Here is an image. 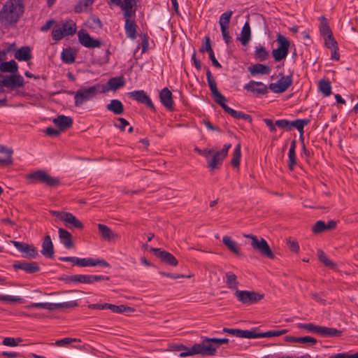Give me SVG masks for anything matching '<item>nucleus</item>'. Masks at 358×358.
<instances>
[{"label":"nucleus","instance_id":"nucleus-15","mask_svg":"<svg viewBox=\"0 0 358 358\" xmlns=\"http://www.w3.org/2000/svg\"><path fill=\"white\" fill-rule=\"evenodd\" d=\"M150 250L154 252V255L159 258L163 262L176 266L178 265V262L176 258L170 252L162 250L160 248H151Z\"/></svg>","mask_w":358,"mask_h":358},{"label":"nucleus","instance_id":"nucleus-6","mask_svg":"<svg viewBox=\"0 0 358 358\" xmlns=\"http://www.w3.org/2000/svg\"><path fill=\"white\" fill-rule=\"evenodd\" d=\"M27 179L29 180L30 182L44 183L49 187H56L60 184L59 178L49 176L43 170H38L28 174Z\"/></svg>","mask_w":358,"mask_h":358},{"label":"nucleus","instance_id":"nucleus-51","mask_svg":"<svg viewBox=\"0 0 358 358\" xmlns=\"http://www.w3.org/2000/svg\"><path fill=\"white\" fill-rule=\"evenodd\" d=\"M62 59L67 64H72L75 62V56L70 49H64L62 52Z\"/></svg>","mask_w":358,"mask_h":358},{"label":"nucleus","instance_id":"nucleus-1","mask_svg":"<svg viewBox=\"0 0 358 358\" xmlns=\"http://www.w3.org/2000/svg\"><path fill=\"white\" fill-rule=\"evenodd\" d=\"M24 13L22 0H8L0 10V22L4 25L15 24Z\"/></svg>","mask_w":358,"mask_h":358},{"label":"nucleus","instance_id":"nucleus-50","mask_svg":"<svg viewBox=\"0 0 358 358\" xmlns=\"http://www.w3.org/2000/svg\"><path fill=\"white\" fill-rule=\"evenodd\" d=\"M106 309H109L113 313H122L127 310H131V308L124 305L117 306L106 303Z\"/></svg>","mask_w":358,"mask_h":358},{"label":"nucleus","instance_id":"nucleus-24","mask_svg":"<svg viewBox=\"0 0 358 358\" xmlns=\"http://www.w3.org/2000/svg\"><path fill=\"white\" fill-rule=\"evenodd\" d=\"M136 5V1H124L120 5L122 10L123 11L124 17L125 20L131 19L136 13V8H134Z\"/></svg>","mask_w":358,"mask_h":358},{"label":"nucleus","instance_id":"nucleus-47","mask_svg":"<svg viewBox=\"0 0 358 358\" xmlns=\"http://www.w3.org/2000/svg\"><path fill=\"white\" fill-rule=\"evenodd\" d=\"M241 144H238L233 152V156L231 160V164L234 167H238L240 165L241 157Z\"/></svg>","mask_w":358,"mask_h":358},{"label":"nucleus","instance_id":"nucleus-40","mask_svg":"<svg viewBox=\"0 0 358 358\" xmlns=\"http://www.w3.org/2000/svg\"><path fill=\"white\" fill-rule=\"evenodd\" d=\"M98 229L103 239L110 241L114 237L113 231L108 226L103 224H99Z\"/></svg>","mask_w":358,"mask_h":358},{"label":"nucleus","instance_id":"nucleus-64","mask_svg":"<svg viewBox=\"0 0 358 358\" xmlns=\"http://www.w3.org/2000/svg\"><path fill=\"white\" fill-rule=\"evenodd\" d=\"M242 329H229V328H227V327H224L223 329H222V331L223 332H225V333H228V334H230L233 336H235L236 337H238V338H241V333H242Z\"/></svg>","mask_w":358,"mask_h":358},{"label":"nucleus","instance_id":"nucleus-57","mask_svg":"<svg viewBox=\"0 0 358 358\" xmlns=\"http://www.w3.org/2000/svg\"><path fill=\"white\" fill-rule=\"evenodd\" d=\"M22 341V339L21 338L6 337L3 340L2 344L6 346L15 347L18 345V343Z\"/></svg>","mask_w":358,"mask_h":358},{"label":"nucleus","instance_id":"nucleus-48","mask_svg":"<svg viewBox=\"0 0 358 358\" xmlns=\"http://www.w3.org/2000/svg\"><path fill=\"white\" fill-rule=\"evenodd\" d=\"M289 121L287 120H276L274 123L270 120V131H273L275 129V126L289 131Z\"/></svg>","mask_w":358,"mask_h":358},{"label":"nucleus","instance_id":"nucleus-45","mask_svg":"<svg viewBox=\"0 0 358 358\" xmlns=\"http://www.w3.org/2000/svg\"><path fill=\"white\" fill-rule=\"evenodd\" d=\"M320 30L321 34L324 38L333 34L331 29L329 25L328 20L324 17H321V26Z\"/></svg>","mask_w":358,"mask_h":358},{"label":"nucleus","instance_id":"nucleus-31","mask_svg":"<svg viewBox=\"0 0 358 358\" xmlns=\"http://www.w3.org/2000/svg\"><path fill=\"white\" fill-rule=\"evenodd\" d=\"M251 38V30L250 24L248 22H246L241 31V36L236 38L238 41H240L243 45H246Z\"/></svg>","mask_w":358,"mask_h":358},{"label":"nucleus","instance_id":"nucleus-28","mask_svg":"<svg viewBox=\"0 0 358 358\" xmlns=\"http://www.w3.org/2000/svg\"><path fill=\"white\" fill-rule=\"evenodd\" d=\"M58 233L62 243L66 248L70 249L74 247L72 235L70 232L63 228H59Z\"/></svg>","mask_w":358,"mask_h":358},{"label":"nucleus","instance_id":"nucleus-18","mask_svg":"<svg viewBox=\"0 0 358 358\" xmlns=\"http://www.w3.org/2000/svg\"><path fill=\"white\" fill-rule=\"evenodd\" d=\"M13 267L15 270L20 269L29 274L37 273L41 269L36 262H16L13 264Z\"/></svg>","mask_w":358,"mask_h":358},{"label":"nucleus","instance_id":"nucleus-59","mask_svg":"<svg viewBox=\"0 0 358 358\" xmlns=\"http://www.w3.org/2000/svg\"><path fill=\"white\" fill-rule=\"evenodd\" d=\"M297 326L299 329H303L308 331L309 332L317 334L318 325H315L313 323H308V324L299 323V324H298Z\"/></svg>","mask_w":358,"mask_h":358},{"label":"nucleus","instance_id":"nucleus-12","mask_svg":"<svg viewBox=\"0 0 358 358\" xmlns=\"http://www.w3.org/2000/svg\"><path fill=\"white\" fill-rule=\"evenodd\" d=\"M129 98L138 101V103L145 104L151 110L155 111V107L152 103L150 96L144 90H135L128 93Z\"/></svg>","mask_w":358,"mask_h":358},{"label":"nucleus","instance_id":"nucleus-41","mask_svg":"<svg viewBox=\"0 0 358 358\" xmlns=\"http://www.w3.org/2000/svg\"><path fill=\"white\" fill-rule=\"evenodd\" d=\"M318 87L324 96H328L331 94V83L327 80H320Z\"/></svg>","mask_w":358,"mask_h":358},{"label":"nucleus","instance_id":"nucleus-33","mask_svg":"<svg viewBox=\"0 0 358 358\" xmlns=\"http://www.w3.org/2000/svg\"><path fill=\"white\" fill-rule=\"evenodd\" d=\"M106 108L115 115H122L124 111L122 103L118 99L111 100L110 103L107 105Z\"/></svg>","mask_w":358,"mask_h":358},{"label":"nucleus","instance_id":"nucleus-34","mask_svg":"<svg viewBox=\"0 0 358 358\" xmlns=\"http://www.w3.org/2000/svg\"><path fill=\"white\" fill-rule=\"evenodd\" d=\"M136 28L137 25L134 20L131 19L125 20L124 29L128 38L131 39L136 38Z\"/></svg>","mask_w":358,"mask_h":358},{"label":"nucleus","instance_id":"nucleus-7","mask_svg":"<svg viewBox=\"0 0 358 358\" xmlns=\"http://www.w3.org/2000/svg\"><path fill=\"white\" fill-rule=\"evenodd\" d=\"M276 42L278 48L272 51V56L275 62H280L285 59L288 53L290 46V41L280 33L277 34Z\"/></svg>","mask_w":358,"mask_h":358},{"label":"nucleus","instance_id":"nucleus-8","mask_svg":"<svg viewBox=\"0 0 358 358\" xmlns=\"http://www.w3.org/2000/svg\"><path fill=\"white\" fill-rule=\"evenodd\" d=\"M206 78L209 88L211 91L214 101L219 104L224 112L227 110L229 106L225 103L227 101V98L221 94L217 87V83L215 79L213 78L212 73L208 68L206 67Z\"/></svg>","mask_w":358,"mask_h":358},{"label":"nucleus","instance_id":"nucleus-56","mask_svg":"<svg viewBox=\"0 0 358 358\" xmlns=\"http://www.w3.org/2000/svg\"><path fill=\"white\" fill-rule=\"evenodd\" d=\"M65 36L62 27H55L52 31V39L55 41L62 40Z\"/></svg>","mask_w":358,"mask_h":358},{"label":"nucleus","instance_id":"nucleus-13","mask_svg":"<svg viewBox=\"0 0 358 358\" xmlns=\"http://www.w3.org/2000/svg\"><path fill=\"white\" fill-rule=\"evenodd\" d=\"M11 243L19 251L24 253L23 257L25 258L33 259L38 255L36 248L33 245L16 241H12Z\"/></svg>","mask_w":358,"mask_h":358},{"label":"nucleus","instance_id":"nucleus-43","mask_svg":"<svg viewBox=\"0 0 358 358\" xmlns=\"http://www.w3.org/2000/svg\"><path fill=\"white\" fill-rule=\"evenodd\" d=\"M62 28L66 36H72L76 31V23L72 20H69L64 23Z\"/></svg>","mask_w":358,"mask_h":358},{"label":"nucleus","instance_id":"nucleus-3","mask_svg":"<svg viewBox=\"0 0 358 358\" xmlns=\"http://www.w3.org/2000/svg\"><path fill=\"white\" fill-rule=\"evenodd\" d=\"M101 85L96 84L93 86L86 87H81L75 93V106H81L84 102L94 99L98 94L102 93Z\"/></svg>","mask_w":358,"mask_h":358},{"label":"nucleus","instance_id":"nucleus-23","mask_svg":"<svg viewBox=\"0 0 358 358\" xmlns=\"http://www.w3.org/2000/svg\"><path fill=\"white\" fill-rule=\"evenodd\" d=\"M41 252L47 258L52 259L54 257V246L49 234L46 235L43 241Z\"/></svg>","mask_w":358,"mask_h":358},{"label":"nucleus","instance_id":"nucleus-25","mask_svg":"<svg viewBox=\"0 0 358 358\" xmlns=\"http://www.w3.org/2000/svg\"><path fill=\"white\" fill-rule=\"evenodd\" d=\"M53 122L59 127L60 131H64L71 127L73 121L71 117L60 115L53 120Z\"/></svg>","mask_w":358,"mask_h":358},{"label":"nucleus","instance_id":"nucleus-36","mask_svg":"<svg viewBox=\"0 0 358 358\" xmlns=\"http://www.w3.org/2000/svg\"><path fill=\"white\" fill-rule=\"evenodd\" d=\"M0 71L3 73H15L18 71V65L15 60L3 62L0 64Z\"/></svg>","mask_w":358,"mask_h":358},{"label":"nucleus","instance_id":"nucleus-22","mask_svg":"<svg viewBox=\"0 0 358 358\" xmlns=\"http://www.w3.org/2000/svg\"><path fill=\"white\" fill-rule=\"evenodd\" d=\"M246 237L252 239L251 245L255 250H258L263 255L268 256V244L266 241L262 238L259 241L257 236L253 235H247Z\"/></svg>","mask_w":358,"mask_h":358},{"label":"nucleus","instance_id":"nucleus-53","mask_svg":"<svg viewBox=\"0 0 358 358\" xmlns=\"http://www.w3.org/2000/svg\"><path fill=\"white\" fill-rule=\"evenodd\" d=\"M13 150H6V157L5 158L0 157V166H8L13 164Z\"/></svg>","mask_w":358,"mask_h":358},{"label":"nucleus","instance_id":"nucleus-16","mask_svg":"<svg viewBox=\"0 0 358 358\" xmlns=\"http://www.w3.org/2000/svg\"><path fill=\"white\" fill-rule=\"evenodd\" d=\"M159 99L166 110L169 111H173L175 110L172 93L168 87H164L160 91Z\"/></svg>","mask_w":358,"mask_h":358},{"label":"nucleus","instance_id":"nucleus-10","mask_svg":"<svg viewBox=\"0 0 358 358\" xmlns=\"http://www.w3.org/2000/svg\"><path fill=\"white\" fill-rule=\"evenodd\" d=\"M235 296L238 300L244 304H253L263 298V295L255 292L236 290Z\"/></svg>","mask_w":358,"mask_h":358},{"label":"nucleus","instance_id":"nucleus-37","mask_svg":"<svg viewBox=\"0 0 358 358\" xmlns=\"http://www.w3.org/2000/svg\"><path fill=\"white\" fill-rule=\"evenodd\" d=\"M248 69L252 76H256L258 74L265 75L268 73V66L259 63L249 66Z\"/></svg>","mask_w":358,"mask_h":358},{"label":"nucleus","instance_id":"nucleus-19","mask_svg":"<svg viewBox=\"0 0 358 358\" xmlns=\"http://www.w3.org/2000/svg\"><path fill=\"white\" fill-rule=\"evenodd\" d=\"M78 36L79 42L86 48H99L101 45L99 40L92 38L86 31H79Z\"/></svg>","mask_w":358,"mask_h":358},{"label":"nucleus","instance_id":"nucleus-52","mask_svg":"<svg viewBox=\"0 0 358 358\" xmlns=\"http://www.w3.org/2000/svg\"><path fill=\"white\" fill-rule=\"evenodd\" d=\"M0 300L9 303H23L24 300L20 296H10V295H1L0 294Z\"/></svg>","mask_w":358,"mask_h":358},{"label":"nucleus","instance_id":"nucleus-2","mask_svg":"<svg viewBox=\"0 0 358 358\" xmlns=\"http://www.w3.org/2000/svg\"><path fill=\"white\" fill-rule=\"evenodd\" d=\"M229 343V339L226 338H207L204 337L201 343H196L192 346V350L189 354H199L202 357L214 356L217 352V348L222 345Z\"/></svg>","mask_w":358,"mask_h":358},{"label":"nucleus","instance_id":"nucleus-44","mask_svg":"<svg viewBox=\"0 0 358 358\" xmlns=\"http://www.w3.org/2000/svg\"><path fill=\"white\" fill-rule=\"evenodd\" d=\"M226 278H227L226 283L227 285V287L231 289L238 290L237 288H238V282L237 281L236 275L231 272H228L226 273Z\"/></svg>","mask_w":358,"mask_h":358},{"label":"nucleus","instance_id":"nucleus-61","mask_svg":"<svg viewBox=\"0 0 358 358\" xmlns=\"http://www.w3.org/2000/svg\"><path fill=\"white\" fill-rule=\"evenodd\" d=\"M80 341V339L77 338H64L63 339L57 340L55 342V345L57 346H63L69 345L73 342Z\"/></svg>","mask_w":358,"mask_h":358},{"label":"nucleus","instance_id":"nucleus-63","mask_svg":"<svg viewBox=\"0 0 358 358\" xmlns=\"http://www.w3.org/2000/svg\"><path fill=\"white\" fill-rule=\"evenodd\" d=\"M229 27L220 28L224 42L229 45L231 43V37L229 35Z\"/></svg>","mask_w":358,"mask_h":358},{"label":"nucleus","instance_id":"nucleus-5","mask_svg":"<svg viewBox=\"0 0 358 358\" xmlns=\"http://www.w3.org/2000/svg\"><path fill=\"white\" fill-rule=\"evenodd\" d=\"M59 260L62 262H70L80 267L85 266H99L101 267H110L109 263L103 259H93V258H78L76 257H60Z\"/></svg>","mask_w":358,"mask_h":358},{"label":"nucleus","instance_id":"nucleus-29","mask_svg":"<svg viewBox=\"0 0 358 358\" xmlns=\"http://www.w3.org/2000/svg\"><path fill=\"white\" fill-rule=\"evenodd\" d=\"M285 342L299 343H309L312 345H315L317 341L311 336H303V337H295L292 336H286L284 337Z\"/></svg>","mask_w":358,"mask_h":358},{"label":"nucleus","instance_id":"nucleus-9","mask_svg":"<svg viewBox=\"0 0 358 358\" xmlns=\"http://www.w3.org/2000/svg\"><path fill=\"white\" fill-rule=\"evenodd\" d=\"M101 280H110V277L105 275H72L66 278L67 282H80L84 284H92Z\"/></svg>","mask_w":358,"mask_h":358},{"label":"nucleus","instance_id":"nucleus-49","mask_svg":"<svg viewBox=\"0 0 358 358\" xmlns=\"http://www.w3.org/2000/svg\"><path fill=\"white\" fill-rule=\"evenodd\" d=\"M223 243L233 252L238 254V248L236 243L231 239L230 236H224L222 239Z\"/></svg>","mask_w":358,"mask_h":358},{"label":"nucleus","instance_id":"nucleus-21","mask_svg":"<svg viewBox=\"0 0 358 358\" xmlns=\"http://www.w3.org/2000/svg\"><path fill=\"white\" fill-rule=\"evenodd\" d=\"M244 89L259 96L265 94L267 92L268 87L262 83L251 80L244 86Z\"/></svg>","mask_w":358,"mask_h":358},{"label":"nucleus","instance_id":"nucleus-39","mask_svg":"<svg viewBox=\"0 0 358 358\" xmlns=\"http://www.w3.org/2000/svg\"><path fill=\"white\" fill-rule=\"evenodd\" d=\"M309 123V119H296L292 122L289 121L288 129L290 131L293 127H295L299 131V132H301L303 131L304 127Z\"/></svg>","mask_w":358,"mask_h":358},{"label":"nucleus","instance_id":"nucleus-54","mask_svg":"<svg viewBox=\"0 0 358 358\" xmlns=\"http://www.w3.org/2000/svg\"><path fill=\"white\" fill-rule=\"evenodd\" d=\"M173 350H176V351L183 350V352H182L179 355V356L180 357H185L192 356V355H196V354H189V355H187V352H190L192 350V347L191 348H187L185 345H182V344L174 345L173 346Z\"/></svg>","mask_w":358,"mask_h":358},{"label":"nucleus","instance_id":"nucleus-35","mask_svg":"<svg viewBox=\"0 0 358 358\" xmlns=\"http://www.w3.org/2000/svg\"><path fill=\"white\" fill-rule=\"evenodd\" d=\"M296 146V140H293L291 141L290 143V148L289 150L288 153V167L290 170H294L295 166L296 165V152L295 149Z\"/></svg>","mask_w":358,"mask_h":358},{"label":"nucleus","instance_id":"nucleus-30","mask_svg":"<svg viewBox=\"0 0 358 358\" xmlns=\"http://www.w3.org/2000/svg\"><path fill=\"white\" fill-rule=\"evenodd\" d=\"M15 58L18 61H29L31 57V50L29 46H22L15 52Z\"/></svg>","mask_w":358,"mask_h":358},{"label":"nucleus","instance_id":"nucleus-46","mask_svg":"<svg viewBox=\"0 0 358 358\" xmlns=\"http://www.w3.org/2000/svg\"><path fill=\"white\" fill-rule=\"evenodd\" d=\"M233 15L232 10H227L222 13L219 20V24L220 25V28L223 27H229V24L230 23L231 17Z\"/></svg>","mask_w":358,"mask_h":358},{"label":"nucleus","instance_id":"nucleus-60","mask_svg":"<svg viewBox=\"0 0 358 358\" xmlns=\"http://www.w3.org/2000/svg\"><path fill=\"white\" fill-rule=\"evenodd\" d=\"M324 38L325 45L327 46V48L332 49L334 48H336V46L338 45V43L334 39L333 34L326 36Z\"/></svg>","mask_w":358,"mask_h":358},{"label":"nucleus","instance_id":"nucleus-14","mask_svg":"<svg viewBox=\"0 0 358 358\" xmlns=\"http://www.w3.org/2000/svg\"><path fill=\"white\" fill-rule=\"evenodd\" d=\"M1 76H0V78ZM0 86L16 88L21 87L24 86V79L22 76L20 74H13L9 76H7L3 80H0Z\"/></svg>","mask_w":358,"mask_h":358},{"label":"nucleus","instance_id":"nucleus-11","mask_svg":"<svg viewBox=\"0 0 358 358\" xmlns=\"http://www.w3.org/2000/svg\"><path fill=\"white\" fill-rule=\"evenodd\" d=\"M231 145L224 144L223 148L220 151H217L214 154L213 157L208 160V167L212 170L215 169H218L220 166L222 164V161L227 156L228 151L231 148Z\"/></svg>","mask_w":358,"mask_h":358},{"label":"nucleus","instance_id":"nucleus-58","mask_svg":"<svg viewBox=\"0 0 358 358\" xmlns=\"http://www.w3.org/2000/svg\"><path fill=\"white\" fill-rule=\"evenodd\" d=\"M326 223L322 220H318L315 222L312 228V231L315 234H320L326 231Z\"/></svg>","mask_w":358,"mask_h":358},{"label":"nucleus","instance_id":"nucleus-62","mask_svg":"<svg viewBox=\"0 0 358 358\" xmlns=\"http://www.w3.org/2000/svg\"><path fill=\"white\" fill-rule=\"evenodd\" d=\"M59 309H69L77 307L78 303L76 301H71L64 303H59Z\"/></svg>","mask_w":358,"mask_h":358},{"label":"nucleus","instance_id":"nucleus-26","mask_svg":"<svg viewBox=\"0 0 358 358\" xmlns=\"http://www.w3.org/2000/svg\"><path fill=\"white\" fill-rule=\"evenodd\" d=\"M317 334L323 337H340L342 335V331L336 328L318 325Z\"/></svg>","mask_w":358,"mask_h":358},{"label":"nucleus","instance_id":"nucleus-27","mask_svg":"<svg viewBox=\"0 0 358 358\" xmlns=\"http://www.w3.org/2000/svg\"><path fill=\"white\" fill-rule=\"evenodd\" d=\"M62 221L66 222L68 224L66 226L70 228L74 227L78 229H82L84 227L83 224L71 213L66 212L65 215H64Z\"/></svg>","mask_w":358,"mask_h":358},{"label":"nucleus","instance_id":"nucleus-42","mask_svg":"<svg viewBox=\"0 0 358 358\" xmlns=\"http://www.w3.org/2000/svg\"><path fill=\"white\" fill-rule=\"evenodd\" d=\"M317 256L320 259V261L327 267H329L331 269H336V264L332 262L331 260L329 259L324 252L322 250H318L317 251Z\"/></svg>","mask_w":358,"mask_h":358},{"label":"nucleus","instance_id":"nucleus-4","mask_svg":"<svg viewBox=\"0 0 358 358\" xmlns=\"http://www.w3.org/2000/svg\"><path fill=\"white\" fill-rule=\"evenodd\" d=\"M270 78L272 80L277 79L276 82L270 83V90L277 94L285 92L293 83L292 74L284 76L282 71L280 72L278 76H270Z\"/></svg>","mask_w":358,"mask_h":358},{"label":"nucleus","instance_id":"nucleus-20","mask_svg":"<svg viewBox=\"0 0 358 358\" xmlns=\"http://www.w3.org/2000/svg\"><path fill=\"white\" fill-rule=\"evenodd\" d=\"M125 85V80L123 76L113 77L108 80L106 85H101V90L105 93L108 90L115 91Z\"/></svg>","mask_w":358,"mask_h":358},{"label":"nucleus","instance_id":"nucleus-17","mask_svg":"<svg viewBox=\"0 0 358 358\" xmlns=\"http://www.w3.org/2000/svg\"><path fill=\"white\" fill-rule=\"evenodd\" d=\"M204 40H205V41L203 43L199 51L202 53H204L206 52H208L209 55V59L212 62V64L215 68H217V69L222 68V65L219 63V62L215 58L214 51L211 47V41H210V37L208 36H205Z\"/></svg>","mask_w":358,"mask_h":358},{"label":"nucleus","instance_id":"nucleus-55","mask_svg":"<svg viewBox=\"0 0 358 358\" xmlns=\"http://www.w3.org/2000/svg\"><path fill=\"white\" fill-rule=\"evenodd\" d=\"M255 55V57L260 61H264L267 59L268 52L265 48L259 46L256 48Z\"/></svg>","mask_w":358,"mask_h":358},{"label":"nucleus","instance_id":"nucleus-32","mask_svg":"<svg viewBox=\"0 0 358 358\" xmlns=\"http://www.w3.org/2000/svg\"><path fill=\"white\" fill-rule=\"evenodd\" d=\"M257 329H252L250 330H243L241 338H268V331L264 333L257 331Z\"/></svg>","mask_w":358,"mask_h":358},{"label":"nucleus","instance_id":"nucleus-38","mask_svg":"<svg viewBox=\"0 0 358 358\" xmlns=\"http://www.w3.org/2000/svg\"><path fill=\"white\" fill-rule=\"evenodd\" d=\"M225 112L229 114L231 117H233L235 119H242L249 122H251L252 121V118L250 115L243 113V112L241 111L235 110L230 107H229Z\"/></svg>","mask_w":358,"mask_h":358}]
</instances>
